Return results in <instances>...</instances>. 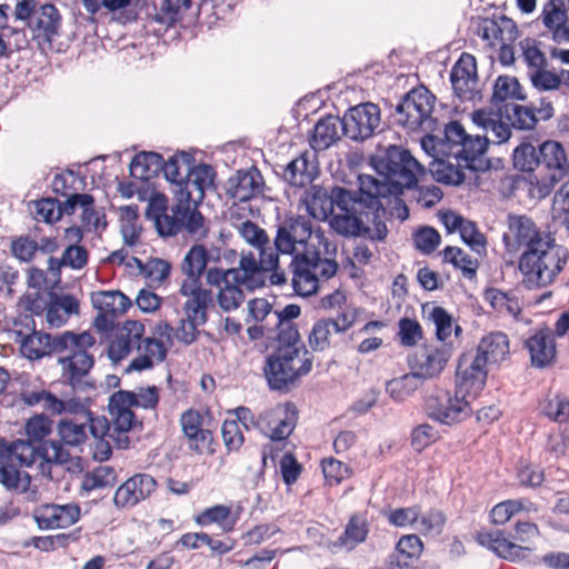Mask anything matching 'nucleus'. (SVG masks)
Wrapping results in <instances>:
<instances>
[{
	"label": "nucleus",
	"mask_w": 569,
	"mask_h": 569,
	"mask_svg": "<svg viewBox=\"0 0 569 569\" xmlns=\"http://www.w3.org/2000/svg\"><path fill=\"white\" fill-rule=\"evenodd\" d=\"M521 86L516 77L499 76L493 86L492 100L505 102L507 100H523Z\"/></svg>",
	"instance_id": "54"
},
{
	"label": "nucleus",
	"mask_w": 569,
	"mask_h": 569,
	"mask_svg": "<svg viewBox=\"0 0 569 569\" xmlns=\"http://www.w3.org/2000/svg\"><path fill=\"white\" fill-rule=\"evenodd\" d=\"M569 0H549L542 10V21L551 31L568 22Z\"/></svg>",
	"instance_id": "57"
},
{
	"label": "nucleus",
	"mask_w": 569,
	"mask_h": 569,
	"mask_svg": "<svg viewBox=\"0 0 569 569\" xmlns=\"http://www.w3.org/2000/svg\"><path fill=\"white\" fill-rule=\"evenodd\" d=\"M218 260L219 257L212 258L203 244H193L186 253L181 271L186 276L182 281H201V276L207 272V264L210 260Z\"/></svg>",
	"instance_id": "39"
},
{
	"label": "nucleus",
	"mask_w": 569,
	"mask_h": 569,
	"mask_svg": "<svg viewBox=\"0 0 569 569\" xmlns=\"http://www.w3.org/2000/svg\"><path fill=\"white\" fill-rule=\"evenodd\" d=\"M50 457H46L28 441L16 440L8 445L4 440H0V482L8 489L21 493H27L30 489V476L18 470L16 465L21 467L38 465L44 473L50 467Z\"/></svg>",
	"instance_id": "5"
},
{
	"label": "nucleus",
	"mask_w": 569,
	"mask_h": 569,
	"mask_svg": "<svg viewBox=\"0 0 569 569\" xmlns=\"http://www.w3.org/2000/svg\"><path fill=\"white\" fill-rule=\"evenodd\" d=\"M274 247L282 254H300L311 252L316 247H331V243L319 229L313 230L308 218L289 217L278 227Z\"/></svg>",
	"instance_id": "9"
},
{
	"label": "nucleus",
	"mask_w": 569,
	"mask_h": 569,
	"mask_svg": "<svg viewBox=\"0 0 569 569\" xmlns=\"http://www.w3.org/2000/svg\"><path fill=\"white\" fill-rule=\"evenodd\" d=\"M232 226L240 238L250 247H261L268 242V233L251 220L237 219Z\"/></svg>",
	"instance_id": "56"
},
{
	"label": "nucleus",
	"mask_w": 569,
	"mask_h": 569,
	"mask_svg": "<svg viewBox=\"0 0 569 569\" xmlns=\"http://www.w3.org/2000/svg\"><path fill=\"white\" fill-rule=\"evenodd\" d=\"M422 379L412 370L410 373L393 378L386 383V392L397 402L412 396L421 386Z\"/></svg>",
	"instance_id": "46"
},
{
	"label": "nucleus",
	"mask_w": 569,
	"mask_h": 569,
	"mask_svg": "<svg viewBox=\"0 0 569 569\" xmlns=\"http://www.w3.org/2000/svg\"><path fill=\"white\" fill-rule=\"evenodd\" d=\"M80 518V507L77 503H47L37 507L33 519L42 530L68 528Z\"/></svg>",
	"instance_id": "21"
},
{
	"label": "nucleus",
	"mask_w": 569,
	"mask_h": 569,
	"mask_svg": "<svg viewBox=\"0 0 569 569\" xmlns=\"http://www.w3.org/2000/svg\"><path fill=\"white\" fill-rule=\"evenodd\" d=\"M443 260L461 269L468 278H472L476 274L477 261L458 247H447L443 250Z\"/></svg>",
	"instance_id": "62"
},
{
	"label": "nucleus",
	"mask_w": 569,
	"mask_h": 569,
	"mask_svg": "<svg viewBox=\"0 0 569 569\" xmlns=\"http://www.w3.org/2000/svg\"><path fill=\"white\" fill-rule=\"evenodd\" d=\"M246 277L239 267L228 269L213 267L207 270L206 282L216 289L213 298L222 311L232 312L241 307L246 299L242 287L250 291L258 289L256 284L248 282Z\"/></svg>",
	"instance_id": "11"
},
{
	"label": "nucleus",
	"mask_w": 569,
	"mask_h": 569,
	"mask_svg": "<svg viewBox=\"0 0 569 569\" xmlns=\"http://www.w3.org/2000/svg\"><path fill=\"white\" fill-rule=\"evenodd\" d=\"M259 258L257 259L252 252L242 253L239 260V269L247 276L246 280L258 288L264 286L266 272L278 267L280 253L277 248L270 244V239L261 247L254 248Z\"/></svg>",
	"instance_id": "18"
},
{
	"label": "nucleus",
	"mask_w": 569,
	"mask_h": 569,
	"mask_svg": "<svg viewBox=\"0 0 569 569\" xmlns=\"http://www.w3.org/2000/svg\"><path fill=\"white\" fill-rule=\"evenodd\" d=\"M508 355V337L502 332H491L481 339L471 363H459L457 375L463 377L465 383H469L475 391H481L487 379V366L502 362Z\"/></svg>",
	"instance_id": "8"
},
{
	"label": "nucleus",
	"mask_w": 569,
	"mask_h": 569,
	"mask_svg": "<svg viewBox=\"0 0 569 569\" xmlns=\"http://www.w3.org/2000/svg\"><path fill=\"white\" fill-rule=\"evenodd\" d=\"M527 74L532 88L540 93L557 91L562 86L560 72L549 70L547 67L533 69L528 71Z\"/></svg>",
	"instance_id": "53"
},
{
	"label": "nucleus",
	"mask_w": 569,
	"mask_h": 569,
	"mask_svg": "<svg viewBox=\"0 0 569 569\" xmlns=\"http://www.w3.org/2000/svg\"><path fill=\"white\" fill-rule=\"evenodd\" d=\"M297 410L293 405H278L257 417L256 428L271 440H283L295 429Z\"/></svg>",
	"instance_id": "16"
},
{
	"label": "nucleus",
	"mask_w": 569,
	"mask_h": 569,
	"mask_svg": "<svg viewBox=\"0 0 569 569\" xmlns=\"http://www.w3.org/2000/svg\"><path fill=\"white\" fill-rule=\"evenodd\" d=\"M313 358L300 342L297 329L289 330V340L279 341L278 348L266 357L263 375L272 390H288L312 369Z\"/></svg>",
	"instance_id": "4"
},
{
	"label": "nucleus",
	"mask_w": 569,
	"mask_h": 569,
	"mask_svg": "<svg viewBox=\"0 0 569 569\" xmlns=\"http://www.w3.org/2000/svg\"><path fill=\"white\" fill-rule=\"evenodd\" d=\"M194 521L202 527L217 523L223 532H230L237 523V517L232 516L230 507L216 505L200 512Z\"/></svg>",
	"instance_id": "45"
},
{
	"label": "nucleus",
	"mask_w": 569,
	"mask_h": 569,
	"mask_svg": "<svg viewBox=\"0 0 569 569\" xmlns=\"http://www.w3.org/2000/svg\"><path fill=\"white\" fill-rule=\"evenodd\" d=\"M88 347L72 350V353L61 356L59 363L62 367V377L72 386L77 385L93 366V358L87 352Z\"/></svg>",
	"instance_id": "36"
},
{
	"label": "nucleus",
	"mask_w": 569,
	"mask_h": 569,
	"mask_svg": "<svg viewBox=\"0 0 569 569\" xmlns=\"http://www.w3.org/2000/svg\"><path fill=\"white\" fill-rule=\"evenodd\" d=\"M316 177V166L308 160L306 153L291 160L284 168L283 178L292 186L303 187Z\"/></svg>",
	"instance_id": "44"
},
{
	"label": "nucleus",
	"mask_w": 569,
	"mask_h": 569,
	"mask_svg": "<svg viewBox=\"0 0 569 569\" xmlns=\"http://www.w3.org/2000/svg\"><path fill=\"white\" fill-rule=\"evenodd\" d=\"M179 293L186 298L183 303L184 315L196 321L207 322L208 308L213 300L212 291L204 288L201 281H182Z\"/></svg>",
	"instance_id": "24"
},
{
	"label": "nucleus",
	"mask_w": 569,
	"mask_h": 569,
	"mask_svg": "<svg viewBox=\"0 0 569 569\" xmlns=\"http://www.w3.org/2000/svg\"><path fill=\"white\" fill-rule=\"evenodd\" d=\"M367 197L359 190V197L337 187V208L330 219V227L346 237L366 236L371 240H382L388 233L387 226L379 220L382 207L370 208Z\"/></svg>",
	"instance_id": "2"
},
{
	"label": "nucleus",
	"mask_w": 569,
	"mask_h": 569,
	"mask_svg": "<svg viewBox=\"0 0 569 569\" xmlns=\"http://www.w3.org/2000/svg\"><path fill=\"white\" fill-rule=\"evenodd\" d=\"M436 97L423 86L411 89L398 103L392 114L397 124L408 131H431Z\"/></svg>",
	"instance_id": "12"
},
{
	"label": "nucleus",
	"mask_w": 569,
	"mask_h": 569,
	"mask_svg": "<svg viewBox=\"0 0 569 569\" xmlns=\"http://www.w3.org/2000/svg\"><path fill=\"white\" fill-rule=\"evenodd\" d=\"M440 221L449 233L458 231L461 239L477 253L486 252V237L478 230L475 222L465 219L455 211L439 213Z\"/></svg>",
	"instance_id": "25"
},
{
	"label": "nucleus",
	"mask_w": 569,
	"mask_h": 569,
	"mask_svg": "<svg viewBox=\"0 0 569 569\" xmlns=\"http://www.w3.org/2000/svg\"><path fill=\"white\" fill-rule=\"evenodd\" d=\"M336 335L331 319H321L313 325L309 333V346L313 351H325L333 343Z\"/></svg>",
	"instance_id": "55"
},
{
	"label": "nucleus",
	"mask_w": 569,
	"mask_h": 569,
	"mask_svg": "<svg viewBox=\"0 0 569 569\" xmlns=\"http://www.w3.org/2000/svg\"><path fill=\"white\" fill-rule=\"evenodd\" d=\"M186 162L191 163V157L188 153L181 152L170 157L168 161L161 166L166 179L174 186L173 193L176 198L188 174L184 171Z\"/></svg>",
	"instance_id": "52"
},
{
	"label": "nucleus",
	"mask_w": 569,
	"mask_h": 569,
	"mask_svg": "<svg viewBox=\"0 0 569 569\" xmlns=\"http://www.w3.org/2000/svg\"><path fill=\"white\" fill-rule=\"evenodd\" d=\"M489 137L487 136H467L462 147L457 150H452V157L455 160H462L465 167L470 170H479L482 168L481 157L487 150Z\"/></svg>",
	"instance_id": "38"
},
{
	"label": "nucleus",
	"mask_w": 569,
	"mask_h": 569,
	"mask_svg": "<svg viewBox=\"0 0 569 569\" xmlns=\"http://www.w3.org/2000/svg\"><path fill=\"white\" fill-rule=\"evenodd\" d=\"M462 162V160H456V163H452L450 160L435 159L431 162L430 171L437 181L458 186L465 180Z\"/></svg>",
	"instance_id": "47"
},
{
	"label": "nucleus",
	"mask_w": 569,
	"mask_h": 569,
	"mask_svg": "<svg viewBox=\"0 0 569 569\" xmlns=\"http://www.w3.org/2000/svg\"><path fill=\"white\" fill-rule=\"evenodd\" d=\"M451 355V349L447 345H423L412 355L410 367L422 380L433 379L443 371Z\"/></svg>",
	"instance_id": "19"
},
{
	"label": "nucleus",
	"mask_w": 569,
	"mask_h": 569,
	"mask_svg": "<svg viewBox=\"0 0 569 569\" xmlns=\"http://www.w3.org/2000/svg\"><path fill=\"white\" fill-rule=\"evenodd\" d=\"M93 343L94 338L88 332L74 335L70 331H67L60 336L54 337L53 339L50 337V353L67 352V355H70L72 353V350H77L82 347H91Z\"/></svg>",
	"instance_id": "48"
},
{
	"label": "nucleus",
	"mask_w": 569,
	"mask_h": 569,
	"mask_svg": "<svg viewBox=\"0 0 569 569\" xmlns=\"http://www.w3.org/2000/svg\"><path fill=\"white\" fill-rule=\"evenodd\" d=\"M61 14L53 3H43L38 6L34 17L28 22V27L33 32V37L42 39L51 44L52 40L59 34L61 27Z\"/></svg>",
	"instance_id": "26"
},
{
	"label": "nucleus",
	"mask_w": 569,
	"mask_h": 569,
	"mask_svg": "<svg viewBox=\"0 0 569 569\" xmlns=\"http://www.w3.org/2000/svg\"><path fill=\"white\" fill-rule=\"evenodd\" d=\"M170 271L171 266L168 261L152 258L144 263L140 276L150 284H161L169 277Z\"/></svg>",
	"instance_id": "64"
},
{
	"label": "nucleus",
	"mask_w": 569,
	"mask_h": 569,
	"mask_svg": "<svg viewBox=\"0 0 569 569\" xmlns=\"http://www.w3.org/2000/svg\"><path fill=\"white\" fill-rule=\"evenodd\" d=\"M345 133L343 118L328 116L320 119L313 129L310 146L316 151H321L335 144Z\"/></svg>",
	"instance_id": "34"
},
{
	"label": "nucleus",
	"mask_w": 569,
	"mask_h": 569,
	"mask_svg": "<svg viewBox=\"0 0 569 569\" xmlns=\"http://www.w3.org/2000/svg\"><path fill=\"white\" fill-rule=\"evenodd\" d=\"M566 248L556 244L550 236L533 249L522 251L519 269L526 280L538 287L550 284L567 263Z\"/></svg>",
	"instance_id": "7"
},
{
	"label": "nucleus",
	"mask_w": 569,
	"mask_h": 569,
	"mask_svg": "<svg viewBox=\"0 0 569 569\" xmlns=\"http://www.w3.org/2000/svg\"><path fill=\"white\" fill-rule=\"evenodd\" d=\"M180 423L184 436L190 441V448L197 452H203L209 449L212 441V435L202 427V417L196 410H188L182 413Z\"/></svg>",
	"instance_id": "33"
},
{
	"label": "nucleus",
	"mask_w": 569,
	"mask_h": 569,
	"mask_svg": "<svg viewBox=\"0 0 569 569\" xmlns=\"http://www.w3.org/2000/svg\"><path fill=\"white\" fill-rule=\"evenodd\" d=\"M541 411L551 420L562 422L569 417V400L559 395L548 396L541 402Z\"/></svg>",
	"instance_id": "63"
},
{
	"label": "nucleus",
	"mask_w": 569,
	"mask_h": 569,
	"mask_svg": "<svg viewBox=\"0 0 569 569\" xmlns=\"http://www.w3.org/2000/svg\"><path fill=\"white\" fill-rule=\"evenodd\" d=\"M162 158L156 152H141L130 163V174L139 180H148L161 169Z\"/></svg>",
	"instance_id": "49"
},
{
	"label": "nucleus",
	"mask_w": 569,
	"mask_h": 569,
	"mask_svg": "<svg viewBox=\"0 0 569 569\" xmlns=\"http://www.w3.org/2000/svg\"><path fill=\"white\" fill-rule=\"evenodd\" d=\"M539 150L529 142H522L513 150L515 167L521 171H533L536 167L539 168Z\"/></svg>",
	"instance_id": "61"
},
{
	"label": "nucleus",
	"mask_w": 569,
	"mask_h": 569,
	"mask_svg": "<svg viewBox=\"0 0 569 569\" xmlns=\"http://www.w3.org/2000/svg\"><path fill=\"white\" fill-rule=\"evenodd\" d=\"M176 199L179 201L181 229H186L191 233L200 232L203 218L197 210L199 201L190 199V193L186 189H180Z\"/></svg>",
	"instance_id": "43"
},
{
	"label": "nucleus",
	"mask_w": 569,
	"mask_h": 569,
	"mask_svg": "<svg viewBox=\"0 0 569 569\" xmlns=\"http://www.w3.org/2000/svg\"><path fill=\"white\" fill-rule=\"evenodd\" d=\"M550 236V233L541 231L531 218L522 214H509L502 240L509 253H518L533 249Z\"/></svg>",
	"instance_id": "14"
},
{
	"label": "nucleus",
	"mask_w": 569,
	"mask_h": 569,
	"mask_svg": "<svg viewBox=\"0 0 569 569\" xmlns=\"http://www.w3.org/2000/svg\"><path fill=\"white\" fill-rule=\"evenodd\" d=\"M57 429L61 441L68 446H79L87 440L86 421L79 416L61 419Z\"/></svg>",
	"instance_id": "51"
},
{
	"label": "nucleus",
	"mask_w": 569,
	"mask_h": 569,
	"mask_svg": "<svg viewBox=\"0 0 569 569\" xmlns=\"http://www.w3.org/2000/svg\"><path fill=\"white\" fill-rule=\"evenodd\" d=\"M368 535L367 526L360 519L353 517L346 527L345 532L335 542V546L352 550L356 546L365 541Z\"/></svg>",
	"instance_id": "58"
},
{
	"label": "nucleus",
	"mask_w": 569,
	"mask_h": 569,
	"mask_svg": "<svg viewBox=\"0 0 569 569\" xmlns=\"http://www.w3.org/2000/svg\"><path fill=\"white\" fill-rule=\"evenodd\" d=\"M300 202L312 218L326 220L337 208L336 188L328 194L325 188L311 186L303 192Z\"/></svg>",
	"instance_id": "29"
},
{
	"label": "nucleus",
	"mask_w": 569,
	"mask_h": 569,
	"mask_svg": "<svg viewBox=\"0 0 569 569\" xmlns=\"http://www.w3.org/2000/svg\"><path fill=\"white\" fill-rule=\"evenodd\" d=\"M133 397L127 390H119L113 392L109 398V413L112 421V431L118 432L117 438L120 448H127L129 445V438L122 433L130 431L137 423L136 416L132 411Z\"/></svg>",
	"instance_id": "20"
},
{
	"label": "nucleus",
	"mask_w": 569,
	"mask_h": 569,
	"mask_svg": "<svg viewBox=\"0 0 569 569\" xmlns=\"http://www.w3.org/2000/svg\"><path fill=\"white\" fill-rule=\"evenodd\" d=\"M292 269V287L297 295L309 297L317 292L319 279L308 260V252L296 254L290 263Z\"/></svg>",
	"instance_id": "31"
},
{
	"label": "nucleus",
	"mask_w": 569,
	"mask_h": 569,
	"mask_svg": "<svg viewBox=\"0 0 569 569\" xmlns=\"http://www.w3.org/2000/svg\"><path fill=\"white\" fill-rule=\"evenodd\" d=\"M472 121L485 130L487 134H491L495 143H502L511 136V130L505 123L500 116L491 110L480 109L472 113Z\"/></svg>",
	"instance_id": "40"
},
{
	"label": "nucleus",
	"mask_w": 569,
	"mask_h": 569,
	"mask_svg": "<svg viewBox=\"0 0 569 569\" xmlns=\"http://www.w3.org/2000/svg\"><path fill=\"white\" fill-rule=\"evenodd\" d=\"M330 252V247H316L311 252H308V260L312 263V268L317 273V278L322 277L329 279L336 274L338 264L335 260L323 257Z\"/></svg>",
	"instance_id": "59"
},
{
	"label": "nucleus",
	"mask_w": 569,
	"mask_h": 569,
	"mask_svg": "<svg viewBox=\"0 0 569 569\" xmlns=\"http://www.w3.org/2000/svg\"><path fill=\"white\" fill-rule=\"evenodd\" d=\"M478 34L488 42L490 47H497L505 41H515L518 36L516 23L500 16L496 19H485L479 24Z\"/></svg>",
	"instance_id": "32"
},
{
	"label": "nucleus",
	"mask_w": 569,
	"mask_h": 569,
	"mask_svg": "<svg viewBox=\"0 0 569 569\" xmlns=\"http://www.w3.org/2000/svg\"><path fill=\"white\" fill-rule=\"evenodd\" d=\"M79 313V301L71 295H52L47 306L46 319L50 327L60 328L72 315Z\"/></svg>",
	"instance_id": "37"
},
{
	"label": "nucleus",
	"mask_w": 569,
	"mask_h": 569,
	"mask_svg": "<svg viewBox=\"0 0 569 569\" xmlns=\"http://www.w3.org/2000/svg\"><path fill=\"white\" fill-rule=\"evenodd\" d=\"M477 541L500 558L510 561H519L530 553V548L509 541L500 530H481L477 533Z\"/></svg>",
	"instance_id": "27"
},
{
	"label": "nucleus",
	"mask_w": 569,
	"mask_h": 569,
	"mask_svg": "<svg viewBox=\"0 0 569 569\" xmlns=\"http://www.w3.org/2000/svg\"><path fill=\"white\" fill-rule=\"evenodd\" d=\"M375 169L382 179L365 173L358 176L359 190L367 197L370 208L382 207L381 198L400 196L426 174L425 167L408 150L396 146L375 160Z\"/></svg>",
	"instance_id": "1"
},
{
	"label": "nucleus",
	"mask_w": 569,
	"mask_h": 569,
	"mask_svg": "<svg viewBox=\"0 0 569 569\" xmlns=\"http://www.w3.org/2000/svg\"><path fill=\"white\" fill-rule=\"evenodd\" d=\"M262 187L261 173L256 168H251L247 171L240 170L230 177L227 182V192L232 199L244 202L260 194Z\"/></svg>",
	"instance_id": "28"
},
{
	"label": "nucleus",
	"mask_w": 569,
	"mask_h": 569,
	"mask_svg": "<svg viewBox=\"0 0 569 569\" xmlns=\"http://www.w3.org/2000/svg\"><path fill=\"white\" fill-rule=\"evenodd\" d=\"M144 325L138 320H126L118 326L108 347L110 360L121 362L136 351L137 356L126 367V372L148 370L162 362L167 356L166 347L156 338H144Z\"/></svg>",
	"instance_id": "3"
},
{
	"label": "nucleus",
	"mask_w": 569,
	"mask_h": 569,
	"mask_svg": "<svg viewBox=\"0 0 569 569\" xmlns=\"http://www.w3.org/2000/svg\"><path fill=\"white\" fill-rule=\"evenodd\" d=\"M539 168H546L551 173L546 178L533 174L529 177V193L535 199H543L550 194L555 184L562 179L568 171V162L565 150L559 142L546 141L539 147Z\"/></svg>",
	"instance_id": "13"
},
{
	"label": "nucleus",
	"mask_w": 569,
	"mask_h": 569,
	"mask_svg": "<svg viewBox=\"0 0 569 569\" xmlns=\"http://www.w3.org/2000/svg\"><path fill=\"white\" fill-rule=\"evenodd\" d=\"M20 351L29 360H38L50 355V335L32 330L31 333L17 331Z\"/></svg>",
	"instance_id": "41"
},
{
	"label": "nucleus",
	"mask_w": 569,
	"mask_h": 569,
	"mask_svg": "<svg viewBox=\"0 0 569 569\" xmlns=\"http://www.w3.org/2000/svg\"><path fill=\"white\" fill-rule=\"evenodd\" d=\"M184 171L188 173L181 190L190 193V199L202 200L204 191L213 186L214 172L208 164H199L191 168V163H184Z\"/></svg>",
	"instance_id": "35"
},
{
	"label": "nucleus",
	"mask_w": 569,
	"mask_h": 569,
	"mask_svg": "<svg viewBox=\"0 0 569 569\" xmlns=\"http://www.w3.org/2000/svg\"><path fill=\"white\" fill-rule=\"evenodd\" d=\"M380 122V109L377 104H358L350 108L343 117L345 134L351 140H366L373 136Z\"/></svg>",
	"instance_id": "17"
},
{
	"label": "nucleus",
	"mask_w": 569,
	"mask_h": 569,
	"mask_svg": "<svg viewBox=\"0 0 569 569\" xmlns=\"http://www.w3.org/2000/svg\"><path fill=\"white\" fill-rule=\"evenodd\" d=\"M458 381L455 393L438 392L426 401V410L430 418L445 425L460 422L471 413L470 400L480 391H475L463 377L457 375Z\"/></svg>",
	"instance_id": "10"
},
{
	"label": "nucleus",
	"mask_w": 569,
	"mask_h": 569,
	"mask_svg": "<svg viewBox=\"0 0 569 569\" xmlns=\"http://www.w3.org/2000/svg\"><path fill=\"white\" fill-rule=\"evenodd\" d=\"M526 347L533 367L545 368L552 363L556 358L555 335L549 329L536 331L527 339Z\"/></svg>",
	"instance_id": "30"
},
{
	"label": "nucleus",
	"mask_w": 569,
	"mask_h": 569,
	"mask_svg": "<svg viewBox=\"0 0 569 569\" xmlns=\"http://www.w3.org/2000/svg\"><path fill=\"white\" fill-rule=\"evenodd\" d=\"M428 319L436 328L437 339L445 342L448 347L451 345L452 335L458 338L462 331L461 327L456 323L452 316L441 307H432L428 313Z\"/></svg>",
	"instance_id": "42"
},
{
	"label": "nucleus",
	"mask_w": 569,
	"mask_h": 569,
	"mask_svg": "<svg viewBox=\"0 0 569 569\" xmlns=\"http://www.w3.org/2000/svg\"><path fill=\"white\" fill-rule=\"evenodd\" d=\"M91 302L98 311L93 325L101 332L111 330L116 318L126 313L132 306L131 299L119 290L92 292Z\"/></svg>",
	"instance_id": "15"
},
{
	"label": "nucleus",
	"mask_w": 569,
	"mask_h": 569,
	"mask_svg": "<svg viewBox=\"0 0 569 569\" xmlns=\"http://www.w3.org/2000/svg\"><path fill=\"white\" fill-rule=\"evenodd\" d=\"M423 550L420 538L416 535H406L397 543L398 565L408 566L410 561L417 560Z\"/></svg>",
	"instance_id": "60"
},
{
	"label": "nucleus",
	"mask_w": 569,
	"mask_h": 569,
	"mask_svg": "<svg viewBox=\"0 0 569 569\" xmlns=\"http://www.w3.org/2000/svg\"><path fill=\"white\" fill-rule=\"evenodd\" d=\"M82 209V220L87 226L98 228L99 226V214L93 209V198L87 193H76L68 198L64 202V213L72 214L76 212V209Z\"/></svg>",
	"instance_id": "50"
},
{
	"label": "nucleus",
	"mask_w": 569,
	"mask_h": 569,
	"mask_svg": "<svg viewBox=\"0 0 569 569\" xmlns=\"http://www.w3.org/2000/svg\"><path fill=\"white\" fill-rule=\"evenodd\" d=\"M20 398L23 403L28 406L42 405L43 410L51 415L62 416L71 415L79 416L84 419L86 429L89 428L90 433L94 439L103 440L104 437L113 438L110 433L111 427L104 417H93L88 406L79 398L60 399L56 395L44 389H29L23 388L20 392Z\"/></svg>",
	"instance_id": "6"
},
{
	"label": "nucleus",
	"mask_w": 569,
	"mask_h": 569,
	"mask_svg": "<svg viewBox=\"0 0 569 569\" xmlns=\"http://www.w3.org/2000/svg\"><path fill=\"white\" fill-rule=\"evenodd\" d=\"M154 478L147 473H137L127 479L114 492L117 508H131L147 499L156 489Z\"/></svg>",
	"instance_id": "23"
},
{
	"label": "nucleus",
	"mask_w": 569,
	"mask_h": 569,
	"mask_svg": "<svg viewBox=\"0 0 569 569\" xmlns=\"http://www.w3.org/2000/svg\"><path fill=\"white\" fill-rule=\"evenodd\" d=\"M452 89L461 100H472L479 92L476 58L462 53L450 74Z\"/></svg>",
	"instance_id": "22"
}]
</instances>
